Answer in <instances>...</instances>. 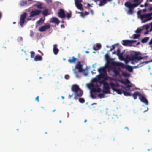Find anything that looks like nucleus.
Segmentation results:
<instances>
[{
	"label": "nucleus",
	"mask_w": 152,
	"mask_h": 152,
	"mask_svg": "<svg viewBox=\"0 0 152 152\" xmlns=\"http://www.w3.org/2000/svg\"><path fill=\"white\" fill-rule=\"evenodd\" d=\"M140 55H141L140 52H136L134 53V55L130 56H126V58L129 61H132L137 62L142 59H144L145 57L138 56Z\"/></svg>",
	"instance_id": "nucleus-1"
},
{
	"label": "nucleus",
	"mask_w": 152,
	"mask_h": 152,
	"mask_svg": "<svg viewBox=\"0 0 152 152\" xmlns=\"http://www.w3.org/2000/svg\"><path fill=\"white\" fill-rule=\"evenodd\" d=\"M105 58L107 60H108L109 58L108 55L106 54L105 55Z\"/></svg>",
	"instance_id": "nucleus-49"
},
{
	"label": "nucleus",
	"mask_w": 152,
	"mask_h": 152,
	"mask_svg": "<svg viewBox=\"0 0 152 152\" xmlns=\"http://www.w3.org/2000/svg\"><path fill=\"white\" fill-rule=\"evenodd\" d=\"M113 91H116L117 92V93L121 95L122 94V92L123 91H122L121 89H112Z\"/></svg>",
	"instance_id": "nucleus-27"
},
{
	"label": "nucleus",
	"mask_w": 152,
	"mask_h": 152,
	"mask_svg": "<svg viewBox=\"0 0 152 152\" xmlns=\"http://www.w3.org/2000/svg\"><path fill=\"white\" fill-rule=\"evenodd\" d=\"M77 59L74 57H72V58H70L68 60V61L70 63H75Z\"/></svg>",
	"instance_id": "nucleus-23"
},
{
	"label": "nucleus",
	"mask_w": 152,
	"mask_h": 152,
	"mask_svg": "<svg viewBox=\"0 0 152 152\" xmlns=\"http://www.w3.org/2000/svg\"><path fill=\"white\" fill-rule=\"evenodd\" d=\"M42 60V57L39 55L35 56L34 58V61H41Z\"/></svg>",
	"instance_id": "nucleus-21"
},
{
	"label": "nucleus",
	"mask_w": 152,
	"mask_h": 152,
	"mask_svg": "<svg viewBox=\"0 0 152 152\" xmlns=\"http://www.w3.org/2000/svg\"><path fill=\"white\" fill-rule=\"evenodd\" d=\"M148 10H149V11H152V7H150L149 8V9H148Z\"/></svg>",
	"instance_id": "nucleus-54"
},
{
	"label": "nucleus",
	"mask_w": 152,
	"mask_h": 152,
	"mask_svg": "<svg viewBox=\"0 0 152 152\" xmlns=\"http://www.w3.org/2000/svg\"><path fill=\"white\" fill-rule=\"evenodd\" d=\"M122 92H123L124 95L126 96H131V94L129 92L123 91Z\"/></svg>",
	"instance_id": "nucleus-31"
},
{
	"label": "nucleus",
	"mask_w": 152,
	"mask_h": 152,
	"mask_svg": "<svg viewBox=\"0 0 152 152\" xmlns=\"http://www.w3.org/2000/svg\"><path fill=\"white\" fill-rule=\"evenodd\" d=\"M76 6L77 8L80 10H82V4L79 2L78 0H77L75 1Z\"/></svg>",
	"instance_id": "nucleus-18"
},
{
	"label": "nucleus",
	"mask_w": 152,
	"mask_h": 152,
	"mask_svg": "<svg viewBox=\"0 0 152 152\" xmlns=\"http://www.w3.org/2000/svg\"><path fill=\"white\" fill-rule=\"evenodd\" d=\"M113 72L114 73L115 75L116 76H118L119 75V71L116 68L113 69Z\"/></svg>",
	"instance_id": "nucleus-28"
},
{
	"label": "nucleus",
	"mask_w": 152,
	"mask_h": 152,
	"mask_svg": "<svg viewBox=\"0 0 152 152\" xmlns=\"http://www.w3.org/2000/svg\"><path fill=\"white\" fill-rule=\"evenodd\" d=\"M124 129H127L128 130H129V129L127 127H125V128H124Z\"/></svg>",
	"instance_id": "nucleus-64"
},
{
	"label": "nucleus",
	"mask_w": 152,
	"mask_h": 152,
	"mask_svg": "<svg viewBox=\"0 0 152 152\" xmlns=\"http://www.w3.org/2000/svg\"><path fill=\"white\" fill-rule=\"evenodd\" d=\"M33 35V33L32 32H31V33L30 34V36L32 37Z\"/></svg>",
	"instance_id": "nucleus-61"
},
{
	"label": "nucleus",
	"mask_w": 152,
	"mask_h": 152,
	"mask_svg": "<svg viewBox=\"0 0 152 152\" xmlns=\"http://www.w3.org/2000/svg\"><path fill=\"white\" fill-rule=\"evenodd\" d=\"M122 75L124 77H129V74L126 72H124L122 73Z\"/></svg>",
	"instance_id": "nucleus-35"
},
{
	"label": "nucleus",
	"mask_w": 152,
	"mask_h": 152,
	"mask_svg": "<svg viewBox=\"0 0 152 152\" xmlns=\"http://www.w3.org/2000/svg\"><path fill=\"white\" fill-rule=\"evenodd\" d=\"M91 87L92 88L91 91L93 92L99 93L101 91V89L99 87L98 85H95L93 84H91Z\"/></svg>",
	"instance_id": "nucleus-12"
},
{
	"label": "nucleus",
	"mask_w": 152,
	"mask_h": 152,
	"mask_svg": "<svg viewBox=\"0 0 152 152\" xmlns=\"http://www.w3.org/2000/svg\"><path fill=\"white\" fill-rule=\"evenodd\" d=\"M46 1L47 4H50L52 3V0H46Z\"/></svg>",
	"instance_id": "nucleus-46"
},
{
	"label": "nucleus",
	"mask_w": 152,
	"mask_h": 152,
	"mask_svg": "<svg viewBox=\"0 0 152 152\" xmlns=\"http://www.w3.org/2000/svg\"><path fill=\"white\" fill-rule=\"evenodd\" d=\"M139 0H134V1L135 2H137Z\"/></svg>",
	"instance_id": "nucleus-63"
},
{
	"label": "nucleus",
	"mask_w": 152,
	"mask_h": 152,
	"mask_svg": "<svg viewBox=\"0 0 152 152\" xmlns=\"http://www.w3.org/2000/svg\"><path fill=\"white\" fill-rule=\"evenodd\" d=\"M100 75H97V77H98L99 79L101 78H104L107 75V72H106V69L105 67H101L99 68L98 69Z\"/></svg>",
	"instance_id": "nucleus-7"
},
{
	"label": "nucleus",
	"mask_w": 152,
	"mask_h": 152,
	"mask_svg": "<svg viewBox=\"0 0 152 152\" xmlns=\"http://www.w3.org/2000/svg\"><path fill=\"white\" fill-rule=\"evenodd\" d=\"M81 16L83 17H84V16H85V15L84 14V13L83 12H80Z\"/></svg>",
	"instance_id": "nucleus-52"
},
{
	"label": "nucleus",
	"mask_w": 152,
	"mask_h": 152,
	"mask_svg": "<svg viewBox=\"0 0 152 152\" xmlns=\"http://www.w3.org/2000/svg\"><path fill=\"white\" fill-rule=\"evenodd\" d=\"M98 96L99 97L100 99H102L104 97V94L103 93L99 94Z\"/></svg>",
	"instance_id": "nucleus-38"
},
{
	"label": "nucleus",
	"mask_w": 152,
	"mask_h": 152,
	"mask_svg": "<svg viewBox=\"0 0 152 152\" xmlns=\"http://www.w3.org/2000/svg\"><path fill=\"white\" fill-rule=\"evenodd\" d=\"M148 31H147L144 32V34L146 35V34H147L148 33Z\"/></svg>",
	"instance_id": "nucleus-62"
},
{
	"label": "nucleus",
	"mask_w": 152,
	"mask_h": 152,
	"mask_svg": "<svg viewBox=\"0 0 152 152\" xmlns=\"http://www.w3.org/2000/svg\"><path fill=\"white\" fill-rule=\"evenodd\" d=\"M90 12L91 15H93L94 14V12H93V11L92 10H91Z\"/></svg>",
	"instance_id": "nucleus-55"
},
{
	"label": "nucleus",
	"mask_w": 152,
	"mask_h": 152,
	"mask_svg": "<svg viewBox=\"0 0 152 152\" xmlns=\"http://www.w3.org/2000/svg\"><path fill=\"white\" fill-rule=\"evenodd\" d=\"M138 4H132L128 1L125 2V4H124V5L129 8V10H128L127 12V14L132 15L133 13V9L137 7Z\"/></svg>",
	"instance_id": "nucleus-4"
},
{
	"label": "nucleus",
	"mask_w": 152,
	"mask_h": 152,
	"mask_svg": "<svg viewBox=\"0 0 152 152\" xmlns=\"http://www.w3.org/2000/svg\"><path fill=\"white\" fill-rule=\"evenodd\" d=\"M149 26L148 25H146L143 26H142V29H143L144 28H145V29L147 30L148 29V28H149Z\"/></svg>",
	"instance_id": "nucleus-36"
},
{
	"label": "nucleus",
	"mask_w": 152,
	"mask_h": 152,
	"mask_svg": "<svg viewBox=\"0 0 152 152\" xmlns=\"http://www.w3.org/2000/svg\"><path fill=\"white\" fill-rule=\"evenodd\" d=\"M53 47H54L53 49V52H54V54L56 55L58 54L59 50L58 49L56 48V47H57V45H53Z\"/></svg>",
	"instance_id": "nucleus-22"
},
{
	"label": "nucleus",
	"mask_w": 152,
	"mask_h": 152,
	"mask_svg": "<svg viewBox=\"0 0 152 152\" xmlns=\"http://www.w3.org/2000/svg\"><path fill=\"white\" fill-rule=\"evenodd\" d=\"M26 15L27 14L26 12H24L20 15L19 23L21 27H23V25L24 23L25 20Z\"/></svg>",
	"instance_id": "nucleus-9"
},
{
	"label": "nucleus",
	"mask_w": 152,
	"mask_h": 152,
	"mask_svg": "<svg viewBox=\"0 0 152 152\" xmlns=\"http://www.w3.org/2000/svg\"><path fill=\"white\" fill-rule=\"evenodd\" d=\"M41 13V11L39 10H32L30 13V16L29 17L30 18L34 17L37 16Z\"/></svg>",
	"instance_id": "nucleus-11"
},
{
	"label": "nucleus",
	"mask_w": 152,
	"mask_h": 152,
	"mask_svg": "<svg viewBox=\"0 0 152 152\" xmlns=\"http://www.w3.org/2000/svg\"><path fill=\"white\" fill-rule=\"evenodd\" d=\"M58 16L61 18H63L65 17V15L64 11L62 9H60L59 10V12H58Z\"/></svg>",
	"instance_id": "nucleus-14"
},
{
	"label": "nucleus",
	"mask_w": 152,
	"mask_h": 152,
	"mask_svg": "<svg viewBox=\"0 0 152 152\" xmlns=\"http://www.w3.org/2000/svg\"><path fill=\"white\" fill-rule=\"evenodd\" d=\"M142 30V29H141L140 28H137V30H136V31H135V32H136V33H140L141 32Z\"/></svg>",
	"instance_id": "nucleus-39"
},
{
	"label": "nucleus",
	"mask_w": 152,
	"mask_h": 152,
	"mask_svg": "<svg viewBox=\"0 0 152 152\" xmlns=\"http://www.w3.org/2000/svg\"><path fill=\"white\" fill-rule=\"evenodd\" d=\"M18 41H22L23 40V38L22 37H19L18 39Z\"/></svg>",
	"instance_id": "nucleus-53"
},
{
	"label": "nucleus",
	"mask_w": 152,
	"mask_h": 152,
	"mask_svg": "<svg viewBox=\"0 0 152 152\" xmlns=\"http://www.w3.org/2000/svg\"><path fill=\"white\" fill-rule=\"evenodd\" d=\"M140 18L143 23L150 20L152 19V13L142 14L140 15Z\"/></svg>",
	"instance_id": "nucleus-6"
},
{
	"label": "nucleus",
	"mask_w": 152,
	"mask_h": 152,
	"mask_svg": "<svg viewBox=\"0 0 152 152\" xmlns=\"http://www.w3.org/2000/svg\"><path fill=\"white\" fill-rule=\"evenodd\" d=\"M97 78H93L92 79V81L93 82H98V81L100 79H99L98 78V77H96Z\"/></svg>",
	"instance_id": "nucleus-40"
},
{
	"label": "nucleus",
	"mask_w": 152,
	"mask_h": 152,
	"mask_svg": "<svg viewBox=\"0 0 152 152\" xmlns=\"http://www.w3.org/2000/svg\"><path fill=\"white\" fill-rule=\"evenodd\" d=\"M135 42V40H123L122 44L124 46H132V44L134 43Z\"/></svg>",
	"instance_id": "nucleus-8"
},
{
	"label": "nucleus",
	"mask_w": 152,
	"mask_h": 152,
	"mask_svg": "<svg viewBox=\"0 0 152 152\" xmlns=\"http://www.w3.org/2000/svg\"><path fill=\"white\" fill-rule=\"evenodd\" d=\"M91 97H92V98H93V99H94L95 98V97L94 95L91 94Z\"/></svg>",
	"instance_id": "nucleus-56"
},
{
	"label": "nucleus",
	"mask_w": 152,
	"mask_h": 152,
	"mask_svg": "<svg viewBox=\"0 0 152 152\" xmlns=\"http://www.w3.org/2000/svg\"><path fill=\"white\" fill-rule=\"evenodd\" d=\"M73 94H72V95H69V96L70 98L72 97L73 96Z\"/></svg>",
	"instance_id": "nucleus-58"
},
{
	"label": "nucleus",
	"mask_w": 152,
	"mask_h": 152,
	"mask_svg": "<svg viewBox=\"0 0 152 152\" xmlns=\"http://www.w3.org/2000/svg\"><path fill=\"white\" fill-rule=\"evenodd\" d=\"M66 17L68 20L70 19L71 17V13H67L66 14Z\"/></svg>",
	"instance_id": "nucleus-37"
},
{
	"label": "nucleus",
	"mask_w": 152,
	"mask_h": 152,
	"mask_svg": "<svg viewBox=\"0 0 152 152\" xmlns=\"http://www.w3.org/2000/svg\"><path fill=\"white\" fill-rule=\"evenodd\" d=\"M34 6L36 7L38 9H42L43 8V7H42V5L41 4H36L34 5Z\"/></svg>",
	"instance_id": "nucleus-34"
},
{
	"label": "nucleus",
	"mask_w": 152,
	"mask_h": 152,
	"mask_svg": "<svg viewBox=\"0 0 152 152\" xmlns=\"http://www.w3.org/2000/svg\"><path fill=\"white\" fill-rule=\"evenodd\" d=\"M50 21L52 23H55V24L58 25L59 23V20L56 17H53L51 19Z\"/></svg>",
	"instance_id": "nucleus-19"
},
{
	"label": "nucleus",
	"mask_w": 152,
	"mask_h": 152,
	"mask_svg": "<svg viewBox=\"0 0 152 152\" xmlns=\"http://www.w3.org/2000/svg\"><path fill=\"white\" fill-rule=\"evenodd\" d=\"M61 28H64V25L63 24H62V25H61Z\"/></svg>",
	"instance_id": "nucleus-59"
},
{
	"label": "nucleus",
	"mask_w": 152,
	"mask_h": 152,
	"mask_svg": "<svg viewBox=\"0 0 152 152\" xmlns=\"http://www.w3.org/2000/svg\"><path fill=\"white\" fill-rule=\"evenodd\" d=\"M87 6H88V7H92V6L91 5V4H89V3H88Z\"/></svg>",
	"instance_id": "nucleus-60"
},
{
	"label": "nucleus",
	"mask_w": 152,
	"mask_h": 152,
	"mask_svg": "<svg viewBox=\"0 0 152 152\" xmlns=\"http://www.w3.org/2000/svg\"><path fill=\"white\" fill-rule=\"evenodd\" d=\"M96 48H98L99 49L101 48V45L100 44H97L96 45Z\"/></svg>",
	"instance_id": "nucleus-45"
},
{
	"label": "nucleus",
	"mask_w": 152,
	"mask_h": 152,
	"mask_svg": "<svg viewBox=\"0 0 152 152\" xmlns=\"http://www.w3.org/2000/svg\"><path fill=\"white\" fill-rule=\"evenodd\" d=\"M100 1L99 6H103L107 3V1L105 0H96L95 1Z\"/></svg>",
	"instance_id": "nucleus-24"
},
{
	"label": "nucleus",
	"mask_w": 152,
	"mask_h": 152,
	"mask_svg": "<svg viewBox=\"0 0 152 152\" xmlns=\"http://www.w3.org/2000/svg\"><path fill=\"white\" fill-rule=\"evenodd\" d=\"M73 71H74V73L75 74V77L77 78H79V76L78 75V73L76 72L75 70L74 69H73Z\"/></svg>",
	"instance_id": "nucleus-44"
},
{
	"label": "nucleus",
	"mask_w": 152,
	"mask_h": 152,
	"mask_svg": "<svg viewBox=\"0 0 152 152\" xmlns=\"http://www.w3.org/2000/svg\"><path fill=\"white\" fill-rule=\"evenodd\" d=\"M142 11H143V12H145L146 11V9H144L143 10H142Z\"/></svg>",
	"instance_id": "nucleus-57"
},
{
	"label": "nucleus",
	"mask_w": 152,
	"mask_h": 152,
	"mask_svg": "<svg viewBox=\"0 0 152 152\" xmlns=\"http://www.w3.org/2000/svg\"><path fill=\"white\" fill-rule=\"evenodd\" d=\"M45 19V18H40L39 20L36 22V24L39 25L41 24L42 23H43V22L44 21Z\"/></svg>",
	"instance_id": "nucleus-25"
},
{
	"label": "nucleus",
	"mask_w": 152,
	"mask_h": 152,
	"mask_svg": "<svg viewBox=\"0 0 152 152\" xmlns=\"http://www.w3.org/2000/svg\"><path fill=\"white\" fill-rule=\"evenodd\" d=\"M35 100H37V102H39V96H37L36 97V98H35Z\"/></svg>",
	"instance_id": "nucleus-50"
},
{
	"label": "nucleus",
	"mask_w": 152,
	"mask_h": 152,
	"mask_svg": "<svg viewBox=\"0 0 152 152\" xmlns=\"http://www.w3.org/2000/svg\"><path fill=\"white\" fill-rule=\"evenodd\" d=\"M139 99H140V102L145 103V104L147 105L148 104V102L147 100L146 99L144 95L139 97Z\"/></svg>",
	"instance_id": "nucleus-16"
},
{
	"label": "nucleus",
	"mask_w": 152,
	"mask_h": 152,
	"mask_svg": "<svg viewBox=\"0 0 152 152\" xmlns=\"http://www.w3.org/2000/svg\"><path fill=\"white\" fill-rule=\"evenodd\" d=\"M110 86L111 89H115L116 87H119V84H115L112 82H111L110 83Z\"/></svg>",
	"instance_id": "nucleus-20"
},
{
	"label": "nucleus",
	"mask_w": 152,
	"mask_h": 152,
	"mask_svg": "<svg viewBox=\"0 0 152 152\" xmlns=\"http://www.w3.org/2000/svg\"><path fill=\"white\" fill-rule=\"evenodd\" d=\"M126 69L130 72H132L133 71L132 67L129 65L126 66Z\"/></svg>",
	"instance_id": "nucleus-29"
},
{
	"label": "nucleus",
	"mask_w": 152,
	"mask_h": 152,
	"mask_svg": "<svg viewBox=\"0 0 152 152\" xmlns=\"http://www.w3.org/2000/svg\"><path fill=\"white\" fill-rule=\"evenodd\" d=\"M50 25L48 24L42 26L39 28V31L41 32H43L50 28Z\"/></svg>",
	"instance_id": "nucleus-13"
},
{
	"label": "nucleus",
	"mask_w": 152,
	"mask_h": 152,
	"mask_svg": "<svg viewBox=\"0 0 152 152\" xmlns=\"http://www.w3.org/2000/svg\"><path fill=\"white\" fill-rule=\"evenodd\" d=\"M140 37L139 34H134L133 35V38L134 39H137Z\"/></svg>",
	"instance_id": "nucleus-41"
},
{
	"label": "nucleus",
	"mask_w": 152,
	"mask_h": 152,
	"mask_svg": "<svg viewBox=\"0 0 152 152\" xmlns=\"http://www.w3.org/2000/svg\"><path fill=\"white\" fill-rule=\"evenodd\" d=\"M79 102L81 103H83L85 102V100L83 98H80L79 99Z\"/></svg>",
	"instance_id": "nucleus-42"
},
{
	"label": "nucleus",
	"mask_w": 152,
	"mask_h": 152,
	"mask_svg": "<svg viewBox=\"0 0 152 152\" xmlns=\"http://www.w3.org/2000/svg\"><path fill=\"white\" fill-rule=\"evenodd\" d=\"M75 69L78 70V72L83 73L85 76H88V71L82 68V65L81 64L80 62L78 61L77 63L75 66Z\"/></svg>",
	"instance_id": "nucleus-5"
},
{
	"label": "nucleus",
	"mask_w": 152,
	"mask_h": 152,
	"mask_svg": "<svg viewBox=\"0 0 152 152\" xmlns=\"http://www.w3.org/2000/svg\"><path fill=\"white\" fill-rule=\"evenodd\" d=\"M89 12L86 11L85 12V13L84 14V15H88L89 14Z\"/></svg>",
	"instance_id": "nucleus-51"
},
{
	"label": "nucleus",
	"mask_w": 152,
	"mask_h": 152,
	"mask_svg": "<svg viewBox=\"0 0 152 152\" xmlns=\"http://www.w3.org/2000/svg\"><path fill=\"white\" fill-rule=\"evenodd\" d=\"M117 56H118V58H119V59L121 60H123L124 59V58L123 57V53H121L120 49L118 48L117 50Z\"/></svg>",
	"instance_id": "nucleus-17"
},
{
	"label": "nucleus",
	"mask_w": 152,
	"mask_h": 152,
	"mask_svg": "<svg viewBox=\"0 0 152 152\" xmlns=\"http://www.w3.org/2000/svg\"><path fill=\"white\" fill-rule=\"evenodd\" d=\"M48 10L47 9H46L43 11H41V13L42 14H43V16L44 17L48 15Z\"/></svg>",
	"instance_id": "nucleus-26"
},
{
	"label": "nucleus",
	"mask_w": 152,
	"mask_h": 152,
	"mask_svg": "<svg viewBox=\"0 0 152 152\" xmlns=\"http://www.w3.org/2000/svg\"><path fill=\"white\" fill-rule=\"evenodd\" d=\"M30 54H31V58H33L34 56L35 53L34 51L30 52Z\"/></svg>",
	"instance_id": "nucleus-43"
},
{
	"label": "nucleus",
	"mask_w": 152,
	"mask_h": 152,
	"mask_svg": "<svg viewBox=\"0 0 152 152\" xmlns=\"http://www.w3.org/2000/svg\"><path fill=\"white\" fill-rule=\"evenodd\" d=\"M71 90L73 92L76 94L77 98L80 97L83 95V91L77 85L75 84L72 86Z\"/></svg>",
	"instance_id": "nucleus-3"
},
{
	"label": "nucleus",
	"mask_w": 152,
	"mask_h": 152,
	"mask_svg": "<svg viewBox=\"0 0 152 152\" xmlns=\"http://www.w3.org/2000/svg\"><path fill=\"white\" fill-rule=\"evenodd\" d=\"M102 78L104 79L102 80L99 81V83L100 84H103V93L105 94H110V86H109L108 83L105 81V80H107L108 78L107 77H105Z\"/></svg>",
	"instance_id": "nucleus-2"
},
{
	"label": "nucleus",
	"mask_w": 152,
	"mask_h": 152,
	"mask_svg": "<svg viewBox=\"0 0 152 152\" xmlns=\"http://www.w3.org/2000/svg\"><path fill=\"white\" fill-rule=\"evenodd\" d=\"M149 39V38L148 37L144 38L142 39V40H141V42H142V43H145Z\"/></svg>",
	"instance_id": "nucleus-33"
},
{
	"label": "nucleus",
	"mask_w": 152,
	"mask_h": 152,
	"mask_svg": "<svg viewBox=\"0 0 152 152\" xmlns=\"http://www.w3.org/2000/svg\"><path fill=\"white\" fill-rule=\"evenodd\" d=\"M143 95L141 94L138 91H136V92H134V93L132 94V96L133 98H134V99H136L137 97V96L140 97Z\"/></svg>",
	"instance_id": "nucleus-15"
},
{
	"label": "nucleus",
	"mask_w": 152,
	"mask_h": 152,
	"mask_svg": "<svg viewBox=\"0 0 152 152\" xmlns=\"http://www.w3.org/2000/svg\"><path fill=\"white\" fill-rule=\"evenodd\" d=\"M112 64L114 66H122L123 65V64L122 63H118V62H113Z\"/></svg>",
	"instance_id": "nucleus-30"
},
{
	"label": "nucleus",
	"mask_w": 152,
	"mask_h": 152,
	"mask_svg": "<svg viewBox=\"0 0 152 152\" xmlns=\"http://www.w3.org/2000/svg\"><path fill=\"white\" fill-rule=\"evenodd\" d=\"M117 45H118L117 44H114L113 45L112 48V49H114L115 48V46H117Z\"/></svg>",
	"instance_id": "nucleus-48"
},
{
	"label": "nucleus",
	"mask_w": 152,
	"mask_h": 152,
	"mask_svg": "<svg viewBox=\"0 0 152 152\" xmlns=\"http://www.w3.org/2000/svg\"><path fill=\"white\" fill-rule=\"evenodd\" d=\"M65 78L68 79L69 78V76L68 75H66L65 76Z\"/></svg>",
	"instance_id": "nucleus-47"
},
{
	"label": "nucleus",
	"mask_w": 152,
	"mask_h": 152,
	"mask_svg": "<svg viewBox=\"0 0 152 152\" xmlns=\"http://www.w3.org/2000/svg\"><path fill=\"white\" fill-rule=\"evenodd\" d=\"M20 5L22 6H24L27 4V2L26 1H21L20 2Z\"/></svg>",
	"instance_id": "nucleus-32"
},
{
	"label": "nucleus",
	"mask_w": 152,
	"mask_h": 152,
	"mask_svg": "<svg viewBox=\"0 0 152 152\" xmlns=\"http://www.w3.org/2000/svg\"><path fill=\"white\" fill-rule=\"evenodd\" d=\"M121 83L122 84L126 86V87L124 88L125 90L127 91H129V88L132 87V86L129 84H130V83L128 79H126L123 81H121Z\"/></svg>",
	"instance_id": "nucleus-10"
}]
</instances>
